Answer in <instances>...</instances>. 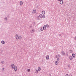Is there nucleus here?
<instances>
[{
	"instance_id": "nucleus-2",
	"label": "nucleus",
	"mask_w": 76,
	"mask_h": 76,
	"mask_svg": "<svg viewBox=\"0 0 76 76\" xmlns=\"http://www.w3.org/2000/svg\"><path fill=\"white\" fill-rule=\"evenodd\" d=\"M56 58H57V61H59V60H60L59 59L60 58V56L58 55H57L56 56Z\"/></svg>"
},
{
	"instance_id": "nucleus-27",
	"label": "nucleus",
	"mask_w": 76,
	"mask_h": 76,
	"mask_svg": "<svg viewBox=\"0 0 76 76\" xmlns=\"http://www.w3.org/2000/svg\"><path fill=\"white\" fill-rule=\"evenodd\" d=\"M68 54H69V53H68V52H67L66 53V55L68 56Z\"/></svg>"
},
{
	"instance_id": "nucleus-6",
	"label": "nucleus",
	"mask_w": 76,
	"mask_h": 76,
	"mask_svg": "<svg viewBox=\"0 0 76 76\" xmlns=\"http://www.w3.org/2000/svg\"><path fill=\"white\" fill-rule=\"evenodd\" d=\"M11 67L13 69H14V68L15 67V64H12L11 65Z\"/></svg>"
},
{
	"instance_id": "nucleus-13",
	"label": "nucleus",
	"mask_w": 76,
	"mask_h": 76,
	"mask_svg": "<svg viewBox=\"0 0 76 76\" xmlns=\"http://www.w3.org/2000/svg\"><path fill=\"white\" fill-rule=\"evenodd\" d=\"M20 6H22V5H23V2L22 1H20Z\"/></svg>"
},
{
	"instance_id": "nucleus-17",
	"label": "nucleus",
	"mask_w": 76,
	"mask_h": 76,
	"mask_svg": "<svg viewBox=\"0 0 76 76\" xmlns=\"http://www.w3.org/2000/svg\"><path fill=\"white\" fill-rule=\"evenodd\" d=\"M35 32V30L34 29H33L32 30V31H31V33H33V32Z\"/></svg>"
},
{
	"instance_id": "nucleus-21",
	"label": "nucleus",
	"mask_w": 76,
	"mask_h": 76,
	"mask_svg": "<svg viewBox=\"0 0 76 76\" xmlns=\"http://www.w3.org/2000/svg\"><path fill=\"white\" fill-rule=\"evenodd\" d=\"M1 63L2 64H4V61H1Z\"/></svg>"
},
{
	"instance_id": "nucleus-10",
	"label": "nucleus",
	"mask_w": 76,
	"mask_h": 76,
	"mask_svg": "<svg viewBox=\"0 0 76 76\" xmlns=\"http://www.w3.org/2000/svg\"><path fill=\"white\" fill-rule=\"evenodd\" d=\"M43 28L44 30H45V29H47V27L45 25H44Z\"/></svg>"
},
{
	"instance_id": "nucleus-18",
	"label": "nucleus",
	"mask_w": 76,
	"mask_h": 76,
	"mask_svg": "<svg viewBox=\"0 0 76 76\" xmlns=\"http://www.w3.org/2000/svg\"><path fill=\"white\" fill-rule=\"evenodd\" d=\"M55 64H56V65H57L58 64V62L56 61L55 62Z\"/></svg>"
},
{
	"instance_id": "nucleus-20",
	"label": "nucleus",
	"mask_w": 76,
	"mask_h": 76,
	"mask_svg": "<svg viewBox=\"0 0 76 76\" xmlns=\"http://www.w3.org/2000/svg\"><path fill=\"white\" fill-rule=\"evenodd\" d=\"M35 73H37V74H38V70H36Z\"/></svg>"
},
{
	"instance_id": "nucleus-16",
	"label": "nucleus",
	"mask_w": 76,
	"mask_h": 76,
	"mask_svg": "<svg viewBox=\"0 0 76 76\" xmlns=\"http://www.w3.org/2000/svg\"><path fill=\"white\" fill-rule=\"evenodd\" d=\"M38 70L39 71V72H40V71H41V68L40 67H39L38 68Z\"/></svg>"
},
{
	"instance_id": "nucleus-28",
	"label": "nucleus",
	"mask_w": 76,
	"mask_h": 76,
	"mask_svg": "<svg viewBox=\"0 0 76 76\" xmlns=\"http://www.w3.org/2000/svg\"><path fill=\"white\" fill-rule=\"evenodd\" d=\"M61 1V0H58V1Z\"/></svg>"
},
{
	"instance_id": "nucleus-22",
	"label": "nucleus",
	"mask_w": 76,
	"mask_h": 76,
	"mask_svg": "<svg viewBox=\"0 0 76 76\" xmlns=\"http://www.w3.org/2000/svg\"><path fill=\"white\" fill-rule=\"evenodd\" d=\"M69 52L70 53H73V51H72V50H70L69 51Z\"/></svg>"
},
{
	"instance_id": "nucleus-30",
	"label": "nucleus",
	"mask_w": 76,
	"mask_h": 76,
	"mask_svg": "<svg viewBox=\"0 0 76 76\" xmlns=\"http://www.w3.org/2000/svg\"><path fill=\"white\" fill-rule=\"evenodd\" d=\"M69 76H72V75H69Z\"/></svg>"
},
{
	"instance_id": "nucleus-7",
	"label": "nucleus",
	"mask_w": 76,
	"mask_h": 76,
	"mask_svg": "<svg viewBox=\"0 0 76 76\" xmlns=\"http://www.w3.org/2000/svg\"><path fill=\"white\" fill-rule=\"evenodd\" d=\"M60 3L61 4H63V3H64V2H63V1L61 0V1H59Z\"/></svg>"
},
{
	"instance_id": "nucleus-14",
	"label": "nucleus",
	"mask_w": 76,
	"mask_h": 76,
	"mask_svg": "<svg viewBox=\"0 0 76 76\" xmlns=\"http://www.w3.org/2000/svg\"><path fill=\"white\" fill-rule=\"evenodd\" d=\"M44 28H43V27H41L40 28V31H44Z\"/></svg>"
},
{
	"instance_id": "nucleus-29",
	"label": "nucleus",
	"mask_w": 76,
	"mask_h": 76,
	"mask_svg": "<svg viewBox=\"0 0 76 76\" xmlns=\"http://www.w3.org/2000/svg\"><path fill=\"white\" fill-rule=\"evenodd\" d=\"M38 18V19H39V17H38V18Z\"/></svg>"
},
{
	"instance_id": "nucleus-4",
	"label": "nucleus",
	"mask_w": 76,
	"mask_h": 76,
	"mask_svg": "<svg viewBox=\"0 0 76 76\" xmlns=\"http://www.w3.org/2000/svg\"><path fill=\"white\" fill-rule=\"evenodd\" d=\"M37 12V10H36V9H34L32 13H34V14H35Z\"/></svg>"
},
{
	"instance_id": "nucleus-1",
	"label": "nucleus",
	"mask_w": 76,
	"mask_h": 76,
	"mask_svg": "<svg viewBox=\"0 0 76 76\" xmlns=\"http://www.w3.org/2000/svg\"><path fill=\"white\" fill-rule=\"evenodd\" d=\"M15 37L17 40H19V39H22V36L20 35L19 36V35L17 34L16 35Z\"/></svg>"
},
{
	"instance_id": "nucleus-3",
	"label": "nucleus",
	"mask_w": 76,
	"mask_h": 76,
	"mask_svg": "<svg viewBox=\"0 0 76 76\" xmlns=\"http://www.w3.org/2000/svg\"><path fill=\"white\" fill-rule=\"evenodd\" d=\"M39 17L40 19H42V18H43V19H44V18H45V15L42 16V14L40 15H39Z\"/></svg>"
},
{
	"instance_id": "nucleus-19",
	"label": "nucleus",
	"mask_w": 76,
	"mask_h": 76,
	"mask_svg": "<svg viewBox=\"0 0 76 76\" xmlns=\"http://www.w3.org/2000/svg\"><path fill=\"white\" fill-rule=\"evenodd\" d=\"M1 44H4L5 42H4V41H1Z\"/></svg>"
},
{
	"instance_id": "nucleus-15",
	"label": "nucleus",
	"mask_w": 76,
	"mask_h": 76,
	"mask_svg": "<svg viewBox=\"0 0 76 76\" xmlns=\"http://www.w3.org/2000/svg\"><path fill=\"white\" fill-rule=\"evenodd\" d=\"M72 56L73 58H75V57H76V55H75V54L73 53L72 54Z\"/></svg>"
},
{
	"instance_id": "nucleus-25",
	"label": "nucleus",
	"mask_w": 76,
	"mask_h": 76,
	"mask_svg": "<svg viewBox=\"0 0 76 76\" xmlns=\"http://www.w3.org/2000/svg\"><path fill=\"white\" fill-rule=\"evenodd\" d=\"M65 76H69V75L68 74H66Z\"/></svg>"
},
{
	"instance_id": "nucleus-8",
	"label": "nucleus",
	"mask_w": 76,
	"mask_h": 76,
	"mask_svg": "<svg viewBox=\"0 0 76 76\" xmlns=\"http://www.w3.org/2000/svg\"><path fill=\"white\" fill-rule=\"evenodd\" d=\"M49 58H50V56H47L46 57V60H48L49 59Z\"/></svg>"
},
{
	"instance_id": "nucleus-12",
	"label": "nucleus",
	"mask_w": 76,
	"mask_h": 76,
	"mask_svg": "<svg viewBox=\"0 0 76 76\" xmlns=\"http://www.w3.org/2000/svg\"><path fill=\"white\" fill-rule=\"evenodd\" d=\"M42 15H45V12L44 11H43L42 12Z\"/></svg>"
},
{
	"instance_id": "nucleus-23",
	"label": "nucleus",
	"mask_w": 76,
	"mask_h": 76,
	"mask_svg": "<svg viewBox=\"0 0 76 76\" xmlns=\"http://www.w3.org/2000/svg\"><path fill=\"white\" fill-rule=\"evenodd\" d=\"M46 26L47 28H49V25H48V24H47Z\"/></svg>"
},
{
	"instance_id": "nucleus-26",
	"label": "nucleus",
	"mask_w": 76,
	"mask_h": 76,
	"mask_svg": "<svg viewBox=\"0 0 76 76\" xmlns=\"http://www.w3.org/2000/svg\"><path fill=\"white\" fill-rule=\"evenodd\" d=\"M75 41H76V37H75Z\"/></svg>"
},
{
	"instance_id": "nucleus-11",
	"label": "nucleus",
	"mask_w": 76,
	"mask_h": 76,
	"mask_svg": "<svg viewBox=\"0 0 76 76\" xmlns=\"http://www.w3.org/2000/svg\"><path fill=\"white\" fill-rule=\"evenodd\" d=\"M61 53L62 55L63 56H64L65 55V52H64V51H62L61 52Z\"/></svg>"
},
{
	"instance_id": "nucleus-5",
	"label": "nucleus",
	"mask_w": 76,
	"mask_h": 76,
	"mask_svg": "<svg viewBox=\"0 0 76 76\" xmlns=\"http://www.w3.org/2000/svg\"><path fill=\"white\" fill-rule=\"evenodd\" d=\"M14 70L15 72H16L18 70V67L16 66H15L14 68Z\"/></svg>"
},
{
	"instance_id": "nucleus-9",
	"label": "nucleus",
	"mask_w": 76,
	"mask_h": 76,
	"mask_svg": "<svg viewBox=\"0 0 76 76\" xmlns=\"http://www.w3.org/2000/svg\"><path fill=\"white\" fill-rule=\"evenodd\" d=\"M69 57L70 60H72L73 59V57L72 56H70Z\"/></svg>"
},
{
	"instance_id": "nucleus-24",
	"label": "nucleus",
	"mask_w": 76,
	"mask_h": 76,
	"mask_svg": "<svg viewBox=\"0 0 76 76\" xmlns=\"http://www.w3.org/2000/svg\"><path fill=\"white\" fill-rule=\"evenodd\" d=\"M30 71V69H27L28 72H29Z\"/></svg>"
}]
</instances>
